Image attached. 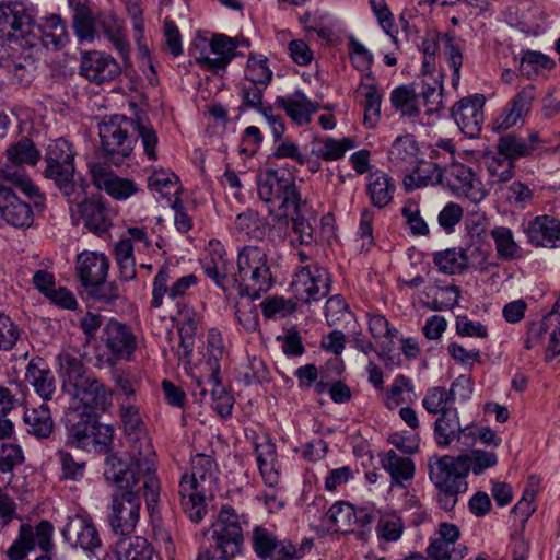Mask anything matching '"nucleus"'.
<instances>
[{"instance_id": "obj_1", "label": "nucleus", "mask_w": 560, "mask_h": 560, "mask_svg": "<svg viewBox=\"0 0 560 560\" xmlns=\"http://www.w3.org/2000/svg\"><path fill=\"white\" fill-rule=\"evenodd\" d=\"M154 455L152 444L143 436L132 446L131 464L125 463L117 455H109L105 459L104 476L119 489L113 495L109 514V523L116 535L126 536L135 530L142 497L149 510L159 501L160 482L155 476Z\"/></svg>"}, {"instance_id": "obj_2", "label": "nucleus", "mask_w": 560, "mask_h": 560, "mask_svg": "<svg viewBox=\"0 0 560 560\" xmlns=\"http://www.w3.org/2000/svg\"><path fill=\"white\" fill-rule=\"evenodd\" d=\"M60 373L63 387L72 396L77 411L96 413L110 405L112 392L97 378L86 373L80 359L70 354L60 357Z\"/></svg>"}, {"instance_id": "obj_3", "label": "nucleus", "mask_w": 560, "mask_h": 560, "mask_svg": "<svg viewBox=\"0 0 560 560\" xmlns=\"http://www.w3.org/2000/svg\"><path fill=\"white\" fill-rule=\"evenodd\" d=\"M215 479V463L210 456L197 454L191 459V472L183 475L178 494L184 513L194 522H200L207 513L205 499L211 495Z\"/></svg>"}, {"instance_id": "obj_4", "label": "nucleus", "mask_w": 560, "mask_h": 560, "mask_svg": "<svg viewBox=\"0 0 560 560\" xmlns=\"http://www.w3.org/2000/svg\"><path fill=\"white\" fill-rule=\"evenodd\" d=\"M466 457L432 456L428 460L429 478L438 490V503L444 511H452L458 495L468 489Z\"/></svg>"}, {"instance_id": "obj_5", "label": "nucleus", "mask_w": 560, "mask_h": 560, "mask_svg": "<svg viewBox=\"0 0 560 560\" xmlns=\"http://www.w3.org/2000/svg\"><path fill=\"white\" fill-rule=\"evenodd\" d=\"M66 428L67 445L105 454L106 458L109 455H116L110 448L114 430L110 425L101 424L97 413L81 411V415H73V418L68 419Z\"/></svg>"}, {"instance_id": "obj_6", "label": "nucleus", "mask_w": 560, "mask_h": 560, "mask_svg": "<svg viewBox=\"0 0 560 560\" xmlns=\"http://www.w3.org/2000/svg\"><path fill=\"white\" fill-rule=\"evenodd\" d=\"M74 156L75 151L72 144L65 138L52 141L48 145L45 155V176L54 180L68 200L77 199L78 194L83 191L85 184L83 180L79 183L74 180Z\"/></svg>"}, {"instance_id": "obj_7", "label": "nucleus", "mask_w": 560, "mask_h": 560, "mask_svg": "<svg viewBox=\"0 0 560 560\" xmlns=\"http://www.w3.org/2000/svg\"><path fill=\"white\" fill-rule=\"evenodd\" d=\"M257 191L264 202L278 207L285 215L302 200L294 176L283 170L268 171L258 179Z\"/></svg>"}, {"instance_id": "obj_8", "label": "nucleus", "mask_w": 560, "mask_h": 560, "mask_svg": "<svg viewBox=\"0 0 560 560\" xmlns=\"http://www.w3.org/2000/svg\"><path fill=\"white\" fill-rule=\"evenodd\" d=\"M238 276L244 280L245 294L258 299L271 287V273L266 252L258 246H245L237 256Z\"/></svg>"}, {"instance_id": "obj_9", "label": "nucleus", "mask_w": 560, "mask_h": 560, "mask_svg": "<svg viewBox=\"0 0 560 560\" xmlns=\"http://www.w3.org/2000/svg\"><path fill=\"white\" fill-rule=\"evenodd\" d=\"M133 120L115 115L104 119L98 127L101 147L105 158L114 165H119L133 150L135 139L129 136Z\"/></svg>"}, {"instance_id": "obj_10", "label": "nucleus", "mask_w": 560, "mask_h": 560, "mask_svg": "<svg viewBox=\"0 0 560 560\" xmlns=\"http://www.w3.org/2000/svg\"><path fill=\"white\" fill-rule=\"evenodd\" d=\"M212 539L215 541L217 551L221 558H234L243 548V532L238 516L231 505H223L218 520L212 524Z\"/></svg>"}, {"instance_id": "obj_11", "label": "nucleus", "mask_w": 560, "mask_h": 560, "mask_svg": "<svg viewBox=\"0 0 560 560\" xmlns=\"http://www.w3.org/2000/svg\"><path fill=\"white\" fill-rule=\"evenodd\" d=\"M36 10L26 0L0 2V36L9 39L25 38L31 35Z\"/></svg>"}, {"instance_id": "obj_12", "label": "nucleus", "mask_w": 560, "mask_h": 560, "mask_svg": "<svg viewBox=\"0 0 560 560\" xmlns=\"http://www.w3.org/2000/svg\"><path fill=\"white\" fill-rule=\"evenodd\" d=\"M52 532L54 527L47 521H42L36 526L28 523L21 524L18 537L5 552L8 559L23 560L35 548L47 553L52 548Z\"/></svg>"}, {"instance_id": "obj_13", "label": "nucleus", "mask_w": 560, "mask_h": 560, "mask_svg": "<svg viewBox=\"0 0 560 560\" xmlns=\"http://www.w3.org/2000/svg\"><path fill=\"white\" fill-rule=\"evenodd\" d=\"M331 280L328 271L317 265L301 268L291 283L296 300L304 303L324 299L330 292Z\"/></svg>"}, {"instance_id": "obj_14", "label": "nucleus", "mask_w": 560, "mask_h": 560, "mask_svg": "<svg viewBox=\"0 0 560 560\" xmlns=\"http://www.w3.org/2000/svg\"><path fill=\"white\" fill-rule=\"evenodd\" d=\"M487 255L477 247L447 248L434 254L433 261L438 270L446 275L460 273L468 267L485 268Z\"/></svg>"}, {"instance_id": "obj_15", "label": "nucleus", "mask_w": 560, "mask_h": 560, "mask_svg": "<svg viewBox=\"0 0 560 560\" xmlns=\"http://www.w3.org/2000/svg\"><path fill=\"white\" fill-rule=\"evenodd\" d=\"M121 72L119 63L109 54L100 50L82 51L79 74L96 84L114 80Z\"/></svg>"}, {"instance_id": "obj_16", "label": "nucleus", "mask_w": 560, "mask_h": 560, "mask_svg": "<svg viewBox=\"0 0 560 560\" xmlns=\"http://www.w3.org/2000/svg\"><path fill=\"white\" fill-rule=\"evenodd\" d=\"M85 188L86 184L77 199L68 200L72 205L70 210L80 214L90 232L102 234L110 226L108 210L101 197L85 198Z\"/></svg>"}, {"instance_id": "obj_17", "label": "nucleus", "mask_w": 560, "mask_h": 560, "mask_svg": "<svg viewBox=\"0 0 560 560\" xmlns=\"http://www.w3.org/2000/svg\"><path fill=\"white\" fill-rule=\"evenodd\" d=\"M458 387H464V393L459 394V398L462 400L468 399L472 392V382L468 376L459 375L452 383L450 389L441 386L429 388L422 400V406L432 415H442L450 410H457V408L452 407L451 404L456 398Z\"/></svg>"}, {"instance_id": "obj_18", "label": "nucleus", "mask_w": 560, "mask_h": 560, "mask_svg": "<svg viewBox=\"0 0 560 560\" xmlns=\"http://www.w3.org/2000/svg\"><path fill=\"white\" fill-rule=\"evenodd\" d=\"M444 184L456 195L475 203L486 197V190L472 170L464 164H453L444 170Z\"/></svg>"}, {"instance_id": "obj_19", "label": "nucleus", "mask_w": 560, "mask_h": 560, "mask_svg": "<svg viewBox=\"0 0 560 560\" xmlns=\"http://www.w3.org/2000/svg\"><path fill=\"white\" fill-rule=\"evenodd\" d=\"M527 242L535 247H560V220L549 214L536 215L523 223Z\"/></svg>"}, {"instance_id": "obj_20", "label": "nucleus", "mask_w": 560, "mask_h": 560, "mask_svg": "<svg viewBox=\"0 0 560 560\" xmlns=\"http://www.w3.org/2000/svg\"><path fill=\"white\" fill-rule=\"evenodd\" d=\"M210 52L214 57H210L208 54L200 51L199 55H195V61L202 69L213 71L215 73L224 72L228 65L236 55V48L238 43L235 38H231L224 34H214L209 42Z\"/></svg>"}, {"instance_id": "obj_21", "label": "nucleus", "mask_w": 560, "mask_h": 560, "mask_svg": "<svg viewBox=\"0 0 560 560\" xmlns=\"http://www.w3.org/2000/svg\"><path fill=\"white\" fill-rule=\"evenodd\" d=\"M89 166L94 185L113 198L127 199L138 191V187L132 180L118 177L106 162H93Z\"/></svg>"}, {"instance_id": "obj_22", "label": "nucleus", "mask_w": 560, "mask_h": 560, "mask_svg": "<svg viewBox=\"0 0 560 560\" xmlns=\"http://www.w3.org/2000/svg\"><path fill=\"white\" fill-rule=\"evenodd\" d=\"M62 536L73 548H80L86 552H94L102 546L95 525L81 515L69 517L62 529Z\"/></svg>"}, {"instance_id": "obj_23", "label": "nucleus", "mask_w": 560, "mask_h": 560, "mask_svg": "<svg viewBox=\"0 0 560 560\" xmlns=\"http://www.w3.org/2000/svg\"><path fill=\"white\" fill-rule=\"evenodd\" d=\"M203 270L223 291L236 289L241 295L245 294L244 280L238 276V270L236 271L233 261L228 259L225 254L213 255L211 260L203 265Z\"/></svg>"}, {"instance_id": "obj_24", "label": "nucleus", "mask_w": 560, "mask_h": 560, "mask_svg": "<svg viewBox=\"0 0 560 560\" xmlns=\"http://www.w3.org/2000/svg\"><path fill=\"white\" fill-rule=\"evenodd\" d=\"M108 269L109 260L103 253L84 250L77 256L75 272L84 288L106 280Z\"/></svg>"}, {"instance_id": "obj_25", "label": "nucleus", "mask_w": 560, "mask_h": 560, "mask_svg": "<svg viewBox=\"0 0 560 560\" xmlns=\"http://www.w3.org/2000/svg\"><path fill=\"white\" fill-rule=\"evenodd\" d=\"M31 34L39 37L47 49L60 50L69 43V33L66 21L58 14L43 18L33 23Z\"/></svg>"}, {"instance_id": "obj_26", "label": "nucleus", "mask_w": 560, "mask_h": 560, "mask_svg": "<svg viewBox=\"0 0 560 560\" xmlns=\"http://www.w3.org/2000/svg\"><path fill=\"white\" fill-rule=\"evenodd\" d=\"M104 335L106 347L115 358L131 359L137 348V339L126 324L110 319L104 327Z\"/></svg>"}, {"instance_id": "obj_27", "label": "nucleus", "mask_w": 560, "mask_h": 560, "mask_svg": "<svg viewBox=\"0 0 560 560\" xmlns=\"http://www.w3.org/2000/svg\"><path fill=\"white\" fill-rule=\"evenodd\" d=\"M536 97V89L534 85L523 88L510 102L501 116L493 122L495 131H503L514 127L518 121H523L524 117L529 113L533 102Z\"/></svg>"}, {"instance_id": "obj_28", "label": "nucleus", "mask_w": 560, "mask_h": 560, "mask_svg": "<svg viewBox=\"0 0 560 560\" xmlns=\"http://www.w3.org/2000/svg\"><path fill=\"white\" fill-rule=\"evenodd\" d=\"M174 269L168 266H163L156 273L153 281L152 301L151 306L158 308L163 303V296L168 294L173 300L185 295L187 290L196 283V277L194 275H187L178 278L175 283L168 288L167 282L173 276L171 275Z\"/></svg>"}, {"instance_id": "obj_29", "label": "nucleus", "mask_w": 560, "mask_h": 560, "mask_svg": "<svg viewBox=\"0 0 560 560\" xmlns=\"http://www.w3.org/2000/svg\"><path fill=\"white\" fill-rule=\"evenodd\" d=\"M0 215L10 225L16 229L30 228L34 222L31 205L7 190H0Z\"/></svg>"}, {"instance_id": "obj_30", "label": "nucleus", "mask_w": 560, "mask_h": 560, "mask_svg": "<svg viewBox=\"0 0 560 560\" xmlns=\"http://www.w3.org/2000/svg\"><path fill=\"white\" fill-rule=\"evenodd\" d=\"M482 104L478 98H462L452 109V117L459 129L468 137H476L483 120Z\"/></svg>"}, {"instance_id": "obj_31", "label": "nucleus", "mask_w": 560, "mask_h": 560, "mask_svg": "<svg viewBox=\"0 0 560 560\" xmlns=\"http://www.w3.org/2000/svg\"><path fill=\"white\" fill-rule=\"evenodd\" d=\"M25 381L43 400L52 399L56 393V378L42 358H34L28 362Z\"/></svg>"}, {"instance_id": "obj_32", "label": "nucleus", "mask_w": 560, "mask_h": 560, "mask_svg": "<svg viewBox=\"0 0 560 560\" xmlns=\"http://www.w3.org/2000/svg\"><path fill=\"white\" fill-rule=\"evenodd\" d=\"M2 189L7 190L10 195H16L15 189H18L35 203L43 200L38 188L25 171L13 165L0 167V190L2 191Z\"/></svg>"}, {"instance_id": "obj_33", "label": "nucleus", "mask_w": 560, "mask_h": 560, "mask_svg": "<svg viewBox=\"0 0 560 560\" xmlns=\"http://www.w3.org/2000/svg\"><path fill=\"white\" fill-rule=\"evenodd\" d=\"M293 238L292 243L300 245H312L316 242L315 229L317 217L307 207L305 202L300 201L296 209H290Z\"/></svg>"}, {"instance_id": "obj_34", "label": "nucleus", "mask_w": 560, "mask_h": 560, "mask_svg": "<svg viewBox=\"0 0 560 560\" xmlns=\"http://www.w3.org/2000/svg\"><path fill=\"white\" fill-rule=\"evenodd\" d=\"M116 560H152L154 550L141 536H119L112 546Z\"/></svg>"}, {"instance_id": "obj_35", "label": "nucleus", "mask_w": 560, "mask_h": 560, "mask_svg": "<svg viewBox=\"0 0 560 560\" xmlns=\"http://www.w3.org/2000/svg\"><path fill=\"white\" fill-rule=\"evenodd\" d=\"M279 107L283 108L287 115L298 125H305L311 121V116L318 109V105L312 102L301 91H295L289 96H279L276 100Z\"/></svg>"}, {"instance_id": "obj_36", "label": "nucleus", "mask_w": 560, "mask_h": 560, "mask_svg": "<svg viewBox=\"0 0 560 560\" xmlns=\"http://www.w3.org/2000/svg\"><path fill=\"white\" fill-rule=\"evenodd\" d=\"M256 460L265 483L273 487L279 480L276 445L270 439L265 438L260 443H255Z\"/></svg>"}, {"instance_id": "obj_37", "label": "nucleus", "mask_w": 560, "mask_h": 560, "mask_svg": "<svg viewBox=\"0 0 560 560\" xmlns=\"http://www.w3.org/2000/svg\"><path fill=\"white\" fill-rule=\"evenodd\" d=\"M73 9V28L80 42H93L96 34L95 16L88 0H68Z\"/></svg>"}, {"instance_id": "obj_38", "label": "nucleus", "mask_w": 560, "mask_h": 560, "mask_svg": "<svg viewBox=\"0 0 560 560\" xmlns=\"http://www.w3.org/2000/svg\"><path fill=\"white\" fill-rule=\"evenodd\" d=\"M418 153L419 145L415 137L405 135L396 138L393 142L388 159L394 167L404 170L416 162Z\"/></svg>"}, {"instance_id": "obj_39", "label": "nucleus", "mask_w": 560, "mask_h": 560, "mask_svg": "<svg viewBox=\"0 0 560 560\" xmlns=\"http://www.w3.org/2000/svg\"><path fill=\"white\" fill-rule=\"evenodd\" d=\"M444 171L433 161H419L413 172L406 177L407 189L444 184Z\"/></svg>"}, {"instance_id": "obj_40", "label": "nucleus", "mask_w": 560, "mask_h": 560, "mask_svg": "<svg viewBox=\"0 0 560 560\" xmlns=\"http://www.w3.org/2000/svg\"><path fill=\"white\" fill-rule=\"evenodd\" d=\"M366 189L372 203L377 208H384L393 200L396 186L389 175L376 171L370 174Z\"/></svg>"}, {"instance_id": "obj_41", "label": "nucleus", "mask_w": 560, "mask_h": 560, "mask_svg": "<svg viewBox=\"0 0 560 560\" xmlns=\"http://www.w3.org/2000/svg\"><path fill=\"white\" fill-rule=\"evenodd\" d=\"M434 441L440 447H447L460 435V421L457 410L443 412L434 422Z\"/></svg>"}, {"instance_id": "obj_42", "label": "nucleus", "mask_w": 560, "mask_h": 560, "mask_svg": "<svg viewBox=\"0 0 560 560\" xmlns=\"http://www.w3.org/2000/svg\"><path fill=\"white\" fill-rule=\"evenodd\" d=\"M120 420L124 425L125 433L130 438L129 463L131 464V450L136 441L141 438H148L144 432V423L142 421L139 407L130 401L121 402L119 407ZM151 443V441H149Z\"/></svg>"}, {"instance_id": "obj_43", "label": "nucleus", "mask_w": 560, "mask_h": 560, "mask_svg": "<svg viewBox=\"0 0 560 560\" xmlns=\"http://www.w3.org/2000/svg\"><path fill=\"white\" fill-rule=\"evenodd\" d=\"M382 467L390 475L392 485H402L415 475V464L409 457L399 456L395 451H388L381 459Z\"/></svg>"}, {"instance_id": "obj_44", "label": "nucleus", "mask_w": 560, "mask_h": 560, "mask_svg": "<svg viewBox=\"0 0 560 560\" xmlns=\"http://www.w3.org/2000/svg\"><path fill=\"white\" fill-rule=\"evenodd\" d=\"M24 422L30 434L38 438H48L54 430V421L50 409L46 404L37 408L28 409L24 413Z\"/></svg>"}, {"instance_id": "obj_45", "label": "nucleus", "mask_w": 560, "mask_h": 560, "mask_svg": "<svg viewBox=\"0 0 560 560\" xmlns=\"http://www.w3.org/2000/svg\"><path fill=\"white\" fill-rule=\"evenodd\" d=\"M358 93L363 97L364 124L373 127L381 114L382 95L370 75H366L365 81L361 82Z\"/></svg>"}, {"instance_id": "obj_46", "label": "nucleus", "mask_w": 560, "mask_h": 560, "mask_svg": "<svg viewBox=\"0 0 560 560\" xmlns=\"http://www.w3.org/2000/svg\"><path fill=\"white\" fill-rule=\"evenodd\" d=\"M555 67L556 62L549 56L536 50H526L521 57L520 72L527 79H534L545 75Z\"/></svg>"}, {"instance_id": "obj_47", "label": "nucleus", "mask_w": 560, "mask_h": 560, "mask_svg": "<svg viewBox=\"0 0 560 560\" xmlns=\"http://www.w3.org/2000/svg\"><path fill=\"white\" fill-rule=\"evenodd\" d=\"M497 149L500 156L512 162L520 158L527 156L533 152V145L528 144L526 139L515 133H508L500 137Z\"/></svg>"}, {"instance_id": "obj_48", "label": "nucleus", "mask_w": 560, "mask_h": 560, "mask_svg": "<svg viewBox=\"0 0 560 560\" xmlns=\"http://www.w3.org/2000/svg\"><path fill=\"white\" fill-rule=\"evenodd\" d=\"M219 373L208 374V385L212 399V408L222 417L226 418L231 415L234 399L226 388L220 383Z\"/></svg>"}, {"instance_id": "obj_49", "label": "nucleus", "mask_w": 560, "mask_h": 560, "mask_svg": "<svg viewBox=\"0 0 560 560\" xmlns=\"http://www.w3.org/2000/svg\"><path fill=\"white\" fill-rule=\"evenodd\" d=\"M490 235L495 244L498 256L505 260H512L520 255L521 247L514 241L511 229L506 226H495L491 230Z\"/></svg>"}, {"instance_id": "obj_50", "label": "nucleus", "mask_w": 560, "mask_h": 560, "mask_svg": "<svg viewBox=\"0 0 560 560\" xmlns=\"http://www.w3.org/2000/svg\"><path fill=\"white\" fill-rule=\"evenodd\" d=\"M7 158L14 165H35L40 159V153L32 140L23 138L7 149Z\"/></svg>"}, {"instance_id": "obj_51", "label": "nucleus", "mask_w": 560, "mask_h": 560, "mask_svg": "<svg viewBox=\"0 0 560 560\" xmlns=\"http://www.w3.org/2000/svg\"><path fill=\"white\" fill-rule=\"evenodd\" d=\"M235 229L250 238L261 240L266 235L267 224L257 211L246 210L236 217Z\"/></svg>"}, {"instance_id": "obj_52", "label": "nucleus", "mask_w": 560, "mask_h": 560, "mask_svg": "<svg viewBox=\"0 0 560 560\" xmlns=\"http://www.w3.org/2000/svg\"><path fill=\"white\" fill-rule=\"evenodd\" d=\"M253 548L258 558L271 559L279 546V540L265 527L257 526L253 530Z\"/></svg>"}, {"instance_id": "obj_53", "label": "nucleus", "mask_w": 560, "mask_h": 560, "mask_svg": "<svg viewBox=\"0 0 560 560\" xmlns=\"http://www.w3.org/2000/svg\"><path fill=\"white\" fill-rule=\"evenodd\" d=\"M355 516V509L345 502H337L331 505L327 512V518L336 526V530L348 533L353 530V517Z\"/></svg>"}, {"instance_id": "obj_54", "label": "nucleus", "mask_w": 560, "mask_h": 560, "mask_svg": "<svg viewBox=\"0 0 560 560\" xmlns=\"http://www.w3.org/2000/svg\"><path fill=\"white\" fill-rule=\"evenodd\" d=\"M352 148H354V141L350 138L336 140L327 137L319 142V147L316 149V155L325 161H332L340 159Z\"/></svg>"}, {"instance_id": "obj_55", "label": "nucleus", "mask_w": 560, "mask_h": 560, "mask_svg": "<svg viewBox=\"0 0 560 560\" xmlns=\"http://www.w3.org/2000/svg\"><path fill=\"white\" fill-rule=\"evenodd\" d=\"M56 456L61 466L62 478L77 481L84 477L85 460L74 457L66 450H58Z\"/></svg>"}, {"instance_id": "obj_56", "label": "nucleus", "mask_w": 560, "mask_h": 560, "mask_svg": "<svg viewBox=\"0 0 560 560\" xmlns=\"http://www.w3.org/2000/svg\"><path fill=\"white\" fill-rule=\"evenodd\" d=\"M378 515V536L387 541H395L400 538L404 525L401 518L393 512H384Z\"/></svg>"}, {"instance_id": "obj_57", "label": "nucleus", "mask_w": 560, "mask_h": 560, "mask_svg": "<svg viewBox=\"0 0 560 560\" xmlns=\"http://www.w3.org/2000/svg\"><path fill=\"white\" fill-rule=\"evenodd\" d=\"M272 77V72L268 68L267 58L249 56L245 69V78L252 84L266 86Z\"/></svg>"}, {"instance_id": "obj_58", "label": "nucleus", "mask_w": 560, "mask_h": 560, "mask_svg": "<svg viewBox=\"0 0 560 560\" xmlns=\"http://www.w3.org/2000/svg\"><path fill=\"white\" fill-rule=\"evenodd\" d=\"M223 357V341L220 331L211 329L208 334L207 360L203 363L209 373L220 372V360Z\"/></svg>"}, {"instance_id": "obj_59", "label": "nucleus", "mask_w": 560, "mask_h": 560, "mask_svg": "<svg viewBox=\"0 0 560 560\" xmlns=\"http://www.w3.org/2000/svg\"><path fill=\"white\" fill-rule=\"evenodd\" d=\"M132 127L138 133V137L141 139V143L144 150V153L150 160H156V145L159 142L158 135L153 129L152 125L148 121L138 118L133 121Z\"/></svg>"}, {"instance_id": "obj_60", "label": "nucleus", "mask_w": 560, "mask_h": 560, "mask_svg": "<svg viewBox=\"0 0 560 560\" xmlns=\"http://www.w3.org/2000/svg\"><path fill=\"white\" fill-rule=\"evenodd\" d=\"M260 306L265 317L282 318L291 315L295 311L296 303L282 296H272L262 301Z\"/></svg>"}, {"instance_id": "obj_61", "label": "nucleus", "mask_w": 560, "mask_h": 560, "mask_svg": "<svg viewBox=\"0 0 560 560\" xmlns=\"http://www.w3.org/2000/svg\"><path fill=\"white\" fill-rule=\"evenodd\" d=\"M178 177L164 170L154 171L149 177V187L151 190L160 192L162 196H168L174 190V194L178 191Z\"/></svg>"}, {"instance_id": "obj_62", "label": "nucleus", "mask_w": 560, "mask_h": 560, "mask_svg": "<svg viewBox=\"0 0 560 560\" xmlns=\"http://www.w3.org/2000/svg\"><path fill=\"white\" fill-rule=\"evenodd\" d=\"M458 456L467 458L466 464L468 466V471L471 469L475 475H480L486 469L498 464V456L495 453L481 450H472L470 454H460Z\"/></svg>"}, {"instance_id": "obj_63", "label": "nucleus", "mask_w": 560, "mask_h": 560, "mask_svg": "<svg viewBox=\"0 0 560 560\" xmlns=\"http://www.w3.org/2000/svg\"><path fill=\"white\" fill-rule=\"evenodd\" d=\"M534 191L522 182H513L506 187V200L520 209H525L533 202Z\"/></svg>"}, {"instance_id": "obj_64", "label": "nucleus", "mask_w": 560, "mask_h": 560, "mask_svg": "<svg viewBox=\"0 0 560 560\" xmlns=\"http://www.w3.org/2000/svg\"><path fill=\"white\" fill-rule=\"evenodd\" d=\"M113 381L117 389L127 397L133 396L140 385V377L132 371L124 369H116L113 372Z\"/></svg>"}]
</instances>
